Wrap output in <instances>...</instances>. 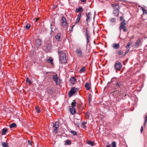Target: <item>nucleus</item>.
I'll use <instances>...</instances> for the list:
<instances>
[{
  "mask_svg": "<svg viewBox=\"0 0 147 147\" xmlns=\"http://www.w3.org/2000/svg\"><path fill=\"white\" fill-rule=\"evenodd\" d=\"M86 122H85L84 121H83L82 122V124L83 125H85L86 124Z\"/></svg>",
  "mask_w": 147,
  "mask_h": 147,
  "instance_id": "obj_46",
  "label": "nucleus"
},
{
  "mask_svg": "<svg viewBox=\"0 0 147 147\" xmlns=\"http://www.w3.org/2000/svg\"><path fill=\"white\" fill-rule=\"evenodd\" d=\"M61 22L62 26L64 28H66L68 24L66 20L64 17L63 16L62 17Z\"/></svg>",
  "mask_w": 147,
  "mask_h": 147,
  "instance_id": "obj_3",
  "label": "nucleus"
},
{
  "mask_svg": "<svg viewBox=\"0 0 147 147\" xmlns=\"http://www.w3.org/2000/svg\"><path fill=\"white\" fill-rule=\"evenodd\" d=\"M90 116L91 115L90 113L89 112H87L85 115V117L87 119H90Z\"/></svg>",
  "mask_w": 147,
  "mask_h": 147,
  "instance_id": "obj_21",
  "label": "nucleus"
},
{
  "mask_svg": "<svg viewBox=\"0 0 147 147\" xmlns=\"http://www.w3.org/2000/svg\"><path fill=\"white\" fill-rule=\"evenodd\" d=\"M114 10H119V6L117 5H115L114 6Z\"/></svg>",
  "mask_w": 147,
  "mask_h": 147,
  "instance_id": "obj_25",
  "label": "nucleus"
},
{
  "mask_svg": "<svg viewBox=\"0 0 147 147\" xmlns=\"http://www.w3.org/2000/svg\"><path fill=\"white\" fill-rule=\"evenodd\" d=\"M126 23L125 22V20L123 19V21L121 22L120 24V25L119 27V29L121 30L122 29L123 30L124 32H126L127 31V26H125Z\"/></svg>",
  "mask_w": 147,
  "mask_h": 147,
  "instance_id": "obj_2",
  "label": "nucleus"
},
{
  "mask_svg": "<svg viewBox=\"0 0 147 147\" xmlns=\"http://www.w3.org/2000/svg\"><path fill=\"white\" fill-rule=\"evenodd\" d=\"M106 147H111V146H110L109 145H107Z\"/></svg>",
  "mask_w": 147,
  "mask_h": 147,
  "instance_id": "obj_54",
  "label": "nucleus"
},
{
  "mask_svg": "<svg viewBox=\"0 0 147 147\" xmlns=\"http://www.w3.org/2000/svg\"><path fill=\"white\" fill-rule=\"evenodd\" d=\"M86 36H87V45H88L89 46L90 45V44H88L89 42V40L90 38V35L88 33L87 30H86Z\"/></svg>",
  "mask_w": 147,
  "mask_h": 147,
  "instance_id": "obj_15",
  "label": "nucleus"
},
{
  "mask_svg": "<svg viewBox=\"0 0 147 147\" xmlns=\"http://www.w3.org/2000/svg\"><path fill=\"white\" fill-rule=\"evenodd\" d=\"M147 122V115H146L144 119V126L145 127L146 123Z\"/></svg>",
  "mask_w": 147,
  "mask_h": 147,
  "instance_id": "obj_30",
  "label": "nucleus"
},
{
  "mask_svg": "<svg viewBox=\"0 0 147 147\" xmlns=\"http://www.w3.org/2000/svg\"><path fill=\"white\" fill-rule=\"evenodd\" d=\"M143 126H142L141 128V129H140V131H141V133L143 131Z\"/></svg>",
  "mask_w": 147,
  "mask_h": 147,
  "instance_id": "obj_43",
  "label": "nucleus"
},
{
  "mask_svg": "<svg viewBox=\"0 0 147 147\" xmlns=\"http://www.w3.org/2000/svg\"><path fill=\"white\" fill-rule=\"evenodd\" d=\"M123 19V17L122 16H121L120 17V20L121 21Z\"/></svg>",
  "mask_w": 147,
  "mask_h": 147,
  "instance_id": "obj_47",
  "label": "nucleus"
},
{
  "mask_svg": "<svg viewBox=\"0 0 147 147\" xmlns=\"http://www.w3.org/2000/svg\"><path fill=\"white\" fill-rule=\"evenodd\" d=\"M47 61L50 63L52 64H53V59L51 57H50L49 59H47Z\"/></svg>",
  "mask_w": 147,
  "mask_h": 147,
  "instance_id": "obj_20",
  "label": "nucleus"
},
{
  "mask_svg": "<svg viewBox=\"0 0 147 147\" xmlns=\"http://www.w3.org/2000/svg\"><path fill=\"white\" fill-rule=\"evenodd\" d=\"M119 11L114 10L113 11V14L115 16H118L119 13Z\"/></svg>",
  "mask_w": 147,
  "mask_h": 147,
  "instance_id": "obj_24",
  "label": "nucleus"
},
{
  "mask_svg": "<svg viewBox=\"0 0 147 147\" xmlns=\"http://www.w3.org/2000/svg\"><path fill=\"white\" fill-rule=\"evenodd\" d=\"M61 34L60 33H58L55 36V38L56 39L58 40L59 41L60 40V38Z\"/></svg>",
  "mask_w": 147,
  "mask_h": 147,
  "instance_id": "obj_22",
  "label": "nucleus"
},
{
  "mask_svg": "<svg viewBox=\"0 0 147 147\" xmlns=\"http://www.w3.org/2000/svg\"><path fill=\"white\" fill-rule=\"evenodd\" d=\"M77 119L75 120L74 121V124L75 125H78L79 124V122H77L76 121H77Z\"/></svg>",
  "mask_w": 147,
  "mask_h": 147,
  "instance_id": "obj_42",
  "label": "nucleus"
},
{
  "mask_svg": "<svg viewBox=\"0 0 147 147\" xmlns=\"http://www.w3.org/2000/svg\"><path fill=\"white\" fill-rule=\"evenodd\" d=\"M78 91V89L76 88L75 87L72 88L68 93L69 96H71L72 95L74 94Z\"/></svg>",
  "mask_w": 147,
  "mask_h": 147,
  "instance_id": "obj_7",
  "label": "nucleus"
},
{
  "mask_svg": "<svg viewBox=\"0 0 147 147\" xmlns=\"http://www.w3.org/2000/svg\"><path fill=\"white\" fill-rule=\"evenodd\" d=\"M111 144L112 147H116V142H113Z\"/></svg>",
  "mask_w": 147,
  "mask_h": 147,
  "instance_id": "obj_32",
  "label": "nucleus"
},
{
  "mask_svg": "<svg viewBox=\"0 0 147 147\" xmlns=\"http://www.w3.org/2000/svg\"><path fill=\"white\" fill-rule=\"evenodd\" d=\"M116 19L115 18H111L110 19V21L112 23H114L115 22Z\"/></svg>",
  "mask_w": 147,
  "mask_h": 147,
  "instance_id": "obj_33",
  "label": "nucleus"
},
{
  "mask_svg": "<svg viewBox=\"0 0 147 147\" xmlns=\"http://www.w3.org/2000/svg\"><path fill=\"white\" fill-rule=\"evenodd\" d=\"M92 99V96L90 94L88 96V101L89 103L90 102V101Z\"/></svg>",
  "mask_w": 147,
  "mask_h": 147,
  "instance_id": "obj_40",
  "label": "nucleus"
},
{
  "mask_svg": "<svg viewBox=\"0 0 147 147\" xmlns=\"http://www.w3.org/2000/svg\"><path fill=\"white\" fill-rule=\"evenodd\" d=\"M41 44V41L39 39H37L35 41V45L36 46L40 45Z\"/></svg>",
  "mask_w": 147,
  "mask_h": 147,
  "instance_id": "obj_11",
  "label": "nucleus"
},
{
  "mask_svg": "<svg viewBox=\"0 0 147 147\" xmlns=\"http://www.w3.org/2000/svg\"><path fill=\"white\" fill-rule=\"evenodd\" d=\"M47 92L49 94H51L52 92V90L51 89H48L47 90Z\"/></svg>",
  "mask_w": 147,
  "mask_h": 147,
  "instance_id": "obj_37",
  "label": "nucleus"
},
{
  "mask_svg": "<svg viewBox=\"0 0 147 147\" xmlns=\"http://www.w3.org/2000/svg\"><path fill=\"white\" fill-rule=\"evenodd\" d=\"M74 26H74H72V28H73V27Z\"/></svg>",
  "mask_w": 147,
  "mask_h": 147,
  "instance_id": "obj_57",
  "label": "nucleus"
},
{
  "mask_svg": "<svg viewBox=\"0 0 147 147\" xmlns=\"http://www.w3.org/2000/svg\"><path fill=\"white\" fill-rule=\"evenodd\" d=\"M59 123L58 122H56L55 123L53 126V132L57 133V129L59 127Z\"/></svg>",
  "mask_w": 147,
  "mask_h": 147,
  "instance_id": "obj_5",
  "label": "nucleus"
},
{
  "mask_svg": "<svg viewBox=\"0 0 147 147\" xmlns=\"http://www.w3.org/2000/svg\"><path fill=\"white\" fill-rule=\"evenodd\" d=\"M52 79L55 82L56 85H59L60 84L61 81L59 78L57 77V75L53 76Z\"/></svg>",
  "mask_w": 147,
  "mask_h": 147,
  "instance_id": "obj_6",
  "label": "nucleus"
},
{
  "mask_svg": "<svg viewBox=\"0 0 147 147\" xmlns=\"http://www.w3.org/2000/svg\"><path fill=\"white\" fill-rule=\"evenodd\" d=\"M94 43H95V41H94Z\"/></svg>",
  "mask_w": 147,
  "mask_h": 147,
  "instance_id": "obj_58",
  "label": "nucleus"
},
{
  "mask_svg": "<svg viewBox=\"0 0 147 147\" xmlns=\"http://www.w3.org/2000/svg\"><path fill=\"white\" fill-rule=\"evenodd\" d=\"M1 145L3 147H8L7 143L5 142H2Z\"/></svg>",
  "mask_w": 147,
  "mask_h": 147,
  "instance_id": "obj_23",
  "label": "nucleus"
},
{
  "mask_svg": "<svg viewBox=\"0 0 147 147\" xmlns=\"http://www.w3.org/2000/svg\"><path fill=\"white\" fill-rule=\"evenodd\" d=\"M98 45H102V43H98Z\"/></svg>",
  "mask_w": 147,
  "mask_h": 147,
  "instance_id": "obj_50",
  "label": "nucleus"
},
{
  "mask_svg": "<svg viewBox=\"0 0 147 147\" xmlns=\"http://www.w3.org/2000/svg\"><path fill=\"white\" fill-rule=\"evenodd\" d=\"M36 111L38 113H40V110L39 109V108H38V107L37 106H36Z\"/></svg>",
  "mask_w": 147,
  "mask_h": 147,
  "instance_id": "obj_39",
  "label": "nucleus"
},
{
  "mask_svg": "<svg viewBox=\"0 0 147 147\" xmlns=\"http://www.w3.org/2000/svg\"><path fill=\"white\" fill-rule=\"evenodd\" d=\"M141 42L140 39V38L138 39L135 43V46H139L140 45Z\"/></svg>",
  "mask_w": 147,
  "mask_h": 147,
  "instance_id": "obj_16",
  "label": "nucleus"
},
{
  "mask_svg": "<svg viewBox=\"0 0 147 147\" xmlns=\"http://www.w3.org/2000/svg\"><path fill=\"white\" fill-rule=\"evenodd\" d=\"M87 143H88V144H90V142H88L87 141Z\"/></svg>",
  "mask_w": 147,
  "mask_h": 147,
  "instance_id": "obj_56",
  "label": "nucleus"
},
{
  "mask_svg": "<svg viewBox=\"0 0 147 147\" xmlns=\"http://www.w3.org/2000/svg\"><path fill=\"white\" fill-rule=\"evenodd\" d=\"M140 9H142V10L143 14L145 13H147V11L144 8L142 7H141Z\"/></svg>",
  "mask_w": 147,
  "mask_h": 147,
  "instance_id": "obj_27",
  "label": "nucleus"
},
{
  "mask_svg": "<svg viewBox=\"0 0 147 147\" xmlns=\"http://www.w3.org/2000/svg\"><path fill=\"white\" fill-rule=\"evenodd\" d=\"M26 82L27 83H29L30 84H31L32 83L31 82V81L30 80L29 78H27L26 79Z\"/></svg>",
  "mask_w": 147,
  "mask_h": 147,
  "instance_id": "obj_36",
  "label": "nucleus"
},
{
  "mask_svg": "<svg viewBox=\"0 0 147 147\" xmlns=\"http://www.w3.org/2000/svg\"><path fill=\"white\" fill-rule=\"evenodd\" d=\"M130 45L128 44L126 46H130Z\"/></svg>",
  "mask_w": 147,
  "mask_h": 147,
  "instance_id": "obj_51",
  "label": "nucleus"
},
{
  "mask_svg": "<svg viewBox=\"0 0 147 147\" xmlns=\"http://www.w3.org/2000/svg\"><path fill=\"white\" fill-rule=\"evenodd\" d=\"M70 110L71 113L72 115H74L76 112V110L75 108H72L70 109Z\"/></svg>",
  "mask_w": 147,
  "mask_h": 147,
  "instance_id": "obj_17",
  "label": "nucleus"
},
{
  "mask_svg": "<svg viewBox=\"0 0 147 147\" xmlns=\"http://www.w3.org/2000/svg\"><path fill=\"white\" fill-rule=\"evenodd\" d=\"M81 14L80 13H79V14L78 15V17L75 23V24L78 23L79 22L81 18Z\"/></svg>",
  "mask_w": 147,
  "mask_h": 147,
  "instance_id": "obj_13",
  "label": "nucleus"
},
{
  "mask_svg": "<svg viewBox=\"0 0 147 147\" xmlns=\"http://www.w3.org/2000/svg\"><path fill=\"white\" fill-rule=\"evenodd\" d=\"M86 15L87 17L86 21L88 22L91 19V14L90 12H89L88 13H86Z\"/></svg>",
  "mask_w": 147,
  "mask_h": 147,
  "instance_id": "obj_9",
  "label": "nucleus"
},
{
  "mask_svg": "<svg viewBox=\"0 0 147 147\" xmlns=\"http://www.w3.org/2000/svg\"><path fill=\"white\" fill-rule=\"evenodd\" d=\"M65 144L66 145H70L71 144V141L70 140H67L65 141Z\"/></svg>",
  "mask_w": 147,
  "mask_h": 147,
  "instance_id": "obj_26",
  "label": "nucleus"
},
{
  "mask_svg": "<svg viewBox=\"0 0 147 147\" xmlns=\"http://www.w3.org/2000/svg\"><path fill=\"white\" fill-rule=\"evenodd\" d=\"M114 68L116 71L120 70L122 67V65L119 61H116L114 65Z\"/></svg>",
  "mask_w": 147,
  "mask_h": 147,
  "instance_id": "obj_4",
  "label": "nucleus"
},
{
  "mask_svg": "<svg viewBox=\"0 0 147 147\" xmlns=\"http://www.w3.org/2000/svg\"><path fill=\"white\" fill-rule=\"evenodd\" d=\"M30 26H30V24H27L25 26V27L26 28V29L27 30L29 29L30 27Z\"/></svg>",
  "mask_w": 147,
  "mask_h": 147,
  "instance_id": "obj_31",
  "label": "nucleus"
},
{
  "mask_svg": "<svg viewBox=\"0 0 147 147\" xmlns=\"http://www.w3.org/2000/svg\"><path fill=\"white\" fill-rule=\"evenodd\" d=\"M76 53L80 57L82 56V52L80 49H77L76 51Z\"/></svg>",
  "mask_w": 147,
  "mask_h": 147,
  "instance_id": "obj_8",
  "label": "nucleus"
},
{
  "mask_svg": "<svg viewBox=\"0 0 147 147\" xmlns=\"http://www.w3.org/2000/svg\"><path fill=\"white\" fill-rule=\"evenodd\" d=\"M71 132L72 133L73 135L76 136L77 135V133L75 131H73V130H71Z\"/></svg>",
  "mask_w": 147,
  "mask_h": 147,
  "instance_id": "obj_35",
  "label": "nucleus"
},
{
  "mask_svg": "<svg viewBox=\"0 0 147 147\" xmlns=\"http://www.w3.org/2000/svg\"><path fill=\"white\" fill-rule=\"evenodd\" d=\"M123 52L122 51H119L118 52V53L119 55H121L123 54Z\"/></svg>",
  "mask_w": 147,
  "mask_h": 147,
  "instance_id": "obj_38",
  "label": "nucleus"
},
{
  "mask_svg": "<svg viewBox=\"0 0 147 147\" xmlns=\"http://www.w3.org/2000/svg\"><path fill=\"white\" fill-rule=\"evenodd\" d=\"M85 71V69L84 67H82L80 70V73H82Z\"/></svg>",
  "mask_w": 147,
  "mask_h": 147,
  "instance_id": "obj_34",
  "label": "nucleus"
},
{
  "mask_svg": "<svg viewBox=\"0 0 147 147\" xmlns=\"http://www.w3.org/2000/svg\"><path fill=\"white\" fill-rule=\"evenodd\" d=\"M56 7V6H55V5L53 6V8H55Z\"/></svg>",
  "mask_w": 147,
  "mask_h": 147,
  "instance_id": "obj_55",
  "label": "nucleus"
},
{
  "mask_svg": "<svg viewBox=\"0 0 147 147\" xmlns=\"http://www.w3.org/2000/svg\"><path fill=\"white\" fill-rule=\"evenodd\" d=\"M81 1L82 2H86V0H81Z\"/></svg>",
  "mask_w": 147,
  "mask_h": 147,
  "instance_id": "obj_49",
  "label": "nucleus"
},
{
  "mask_svg": "<svg viewBox=\"0 0 147 147\" xmlns=\"http://www.w3.org/2000/svg\"><path fill=\"white\" fill-rule=\"evenodd\" d=\"M85 87L86 89L87 90H89L90 88V84L89 83H86L85 84Z\"/></svg>",
  "mask_w": 147,
  "mask_h": 147,
  "instance_id": "obj_18",
  "label": "nucleus"
},
{
  "mask_svg": "<svg viewBox=\"0 0 147 147\" xmlns=\"http://www.w3.org/2000/svg\"><path fill=\"white\" fill-rule=\"evenodd\" d=\"M28 143L30 145H32V142L30 140H28Z\"/></svg>",
  "mask_w": 147,
  "mask_h": 147,
  "instance_id": "obj_45",
  "label": "nucleus"
},
{
  "mask_svg": "<svg viewBox=\"0 0 147 147\" xmlns=\"http://www.w3.org/2000/svg\"><path fill=\"white\" fill-rule=\"evenodd\" d=\"M83 11V10L82 9V8L81 7H78V8H77L76 9V12H80L79 13H80L82 12Z\"/></svg>",
  "mask_w": 147,
  "mask_h": 147,
  "instance_id": "obj_14",
  "label": "nucleus"
},
{
  "mask_svg": "<svg viewBox=\"0 0 147 147\" xmlns=\"http://www.w3.org/2000/svg\"><path fill=\"white\" fill-rule=\"evenodd\" d=\"M16 124L15 123H13L9 125V127L10 128H12L16 127Z\"/></svg>",
  "mask_w": 147,
  "mask_h": 147,
  "instance_id": "obj_28",
  "label": "nucleus"
},
{
  "mask_svg": "<svg viewBox=\"0 0 147 147\" xmlns=\"http://www.w3.org/2000/svg\"><path fill=\"white\" fill-rule=\"evenodd\" d=\"M119 44H114L113 45V46H119Z\"/></svg>",
  "mask_w": 147,
  "mask_h": 147,
  "instance_id": "obj_44",
  "label": "nucleus"
},
{
  "mask_svg": "<svg viewBox=\"0 0 147 147\" xmlns=\"http://www.w3.org/2000/svg\"><path fill=\"white\" fill-rule=\"evenodd\" d=\"M87 142H90V144L91 146H93L94 145V142H91V141H89V140H88Z\"/></svg>",
  "mask_w": 147,
  "mask_h": 147,
  "instance_id": "obj_41",
  "label": "nucleus"
},
{
  "mask_svg": "<svg viewBox=\"0 0 147 147\" xmlns=\"http://www.w3.org/2000/svg\"><path fill=\"white\" fill-rule=\"evenodd\" d=\"M76 81V79L74 77H72L70 79V82L71 84H74Z\"/></svg>",
  "mask_w": 147,
  "mask_h": 147,
  "instance_id": "obj_12",
  "label": "nucleus"
},
{
  "mask_svg": "<svg viewBox=\"0 0 147 147\" xmlns=\"http://www.w3.org/2000/svg\"><path fill=\"white\" fill-rule=\"evenodd\" d=\"M76 105V102L74 100L71 103V107H72V108H75Z\"/></svg>",
  "mask_w": 147,
  "mask_h": 147,
  "instance_id": "obj_19",
  "label": "nucleus"
},
{
  "mask_svg": "<svg viewBox=\"0 0 147 147\" xmlns=\"http://www.w3.org/2000/svg\"><path fill=\"white\" fill-rule=\"evenodd\" d=\"M116 85L118 86L119 87L121 88L123 86V85L122 82L120 81H117V82Z\"/></svg>",
  "mask_w": 147,
  "mask_h": 147,
  "instance_id": "obj_10",
  "label": "nucleus"
},
{
  "mask_svg": "<svg viewBox=\"0 0 147 147\" xmlns=\"http://www.w3.org/2000/svg\"><path fill=\"white\" fill-rule=\"evenodd\" d=\"M113 47L114 48V49H118L119 48V47Z\"/></svg>",
  "mask_w": 147,
  "mask_h": 147,
  "instance_id": "obj_48",
  "label": "nucleus"
},
{
  "mask_svg": "<svg viewBox=\"0 0 147 147\" xmlns=\"http://www.w3.org/2000/svg\"><path fill=\"white\" fill-rule=\"evenodd\" d=\"M58 53L60 54L59 55V60L62 64H65L67 63V60L65 54L61 50H59Z\"/></svg>",
  "mask_w": 147,
  "mask_h": 147,
  "instance_id": "obj_1",
  "label": "nucleus"
},
{
  "mask_svg": "<svg viewBox=\"0 0 147 147\" xmlns=\"http://www.w3.org/2000/svg\"><path fill=\"white\" fill-rule=\"evenodd\" d=\"M7 129L6 128H3L2 130V134L4 135L5 134L6 131H7Z\"/></svg>",
  "mask_w": 147,
  "mask_h": 147,
  "instance_id": "obj_29",
  "label": "nucleus"
},
{
  "mask_svg": "<svg viewBox=\"0 0 147 147\" xmlns=\"http://www.w3.org/2000/svg\"><path fill=\"white\" fill-rule=\"evenodd\" d=\"M128 51H127L125 53V54H126L128 52Z\"/></svg>",
  "mask_w": 147,
  "mask_h": 147,
  "instance_id": "obj_53",
  "label": "nucleus"
},
{
  "mask_svg": "<svg viewBox=\"0 0 147 147\" xmlns=\"http://www.w3.org/2000/svg\"><path fill=\"white\" fill-rule=\"evenodd\" d=\"M38 19H39L38 18L36 19V22L37 21H38Z\"/></svg>",
  "mask_w": 147,
  "mask_h": 147,
  "instance_id": "obj_52",
  "label": "nucleus"
}]
</instances>
